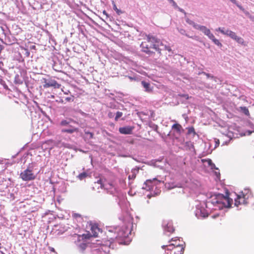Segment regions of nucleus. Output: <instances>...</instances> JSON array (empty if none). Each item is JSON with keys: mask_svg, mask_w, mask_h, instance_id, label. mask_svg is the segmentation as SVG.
<instances>
[{"mask_svg": "<svg viewBox=\"0 0 254 254\" xmlns=\"http://www.w3.org/2000/svg\"><path fill=\"white\" fill-rule=\"evenodd\" d=\"M159 43L160 41L157 38L151 35H148L140 45L141 51L147 54L150 55L154 53L152 51V49H154L161 55V49L159 48Z\"/></svg>", "mask_w": 254, "mask_h": 254, "instance_id": "nucleus-1", "label": "nucleus"}, {"mask_svg": "<svg viewBox=\"0 0 254 254\" xmlns=\"http://www.w3.org/2000/svg\"><path fill=\"white\" fill-rule=\"evenodd\" d=\"M253 194L248 189H245L240 194L237 195L235 199V205L238 207L242 204H247L249 203L250 199L253 198Z\"/></svg>", "mask_w": 254, "mask_h": 254, "instance_id": "nucleus-2", "label": "nucleus"}, {"mask_svg": "<svg viewBox=\"0 0 254 254\" xmlns=\"http://www.w3.org/2000/svg\"><path fill=\"white\" fill-rule=\"evenodd\" d=\"M216 202L219 205V207L222 208L223 207H231L233 200L228 196L222 195L220 199L217 200Z\"/></svg>", "mask_w": 254, "mask_h": 254, "instance_id": "nucleus-3", "label": "nucleus"}, {"mask_svg": "<svg viewBox=\"0 0 254 254\" xmlns=\"http://www.w3.org/2000/svg\"><path fill=\"white\" fill-rule=\"evenodd\" d=\"M162 248L165 249L168 254H183L184 251V247H175L172 246H163Z\"/></svg>", "mask_w": 254, "mask_h": 254, "instance_id": "nucleus-4", "label": "nucleus"}, {"mask_svg": "<svg viewBox=\"0 0 254 254\" xmlns=\"http://www.w3.org/2000/svg\"><path fill=\"white\" fill-rule=\"evenodd\" d=\"M20 177L24 181H29L35 179V176L32 172V170L27 168L20 174Z\"/></svg>", "mask_w": 254, "mask_h": 254, "instance_id": "nucleus-5", "label": "nucleus"}, {"mask_svg": "<svg viewBox=\"0 0 254 254\" xmlns=\"http://www.w3.org/2000/svg\"><path fill=\"white\" fill-rule=\"evenodd\" d=\"M43 83H44L43 87L45 88H47L50 87H53L54 88H60L61 85L57 82L55 79L49 78H43Z\"/></svg>", "mask_w": 254, "mask_h": 254, "instance_id": "nucleus-6", "label": "nucleus"}, {"mask_svg": "<svg viewBox=\"0 0 254 254\" xmlns=\"http://www.w3.org/2000/svg\"><path fill=\"white\" fill-rule=\"evenodd\" d=\"M216 30L218 31H220L222 34L224 35H226L227 36H229L231 38H232L233 40L236 39V37L237 36L234 32L229 30L224 31L223 28H221L220 27L218 28Z\"/></svg>", "mask_w": 254, "mask_h": 254, "instance_id": "nucleus-7", "label": "nucleus"}, {"mask_svg": "<svg viewBox=\"0 0 254 254\" xmlns=\"http://www.w3.org/2000/svg\"><path fill=\"white\" fill-rule=\"evenodd\" d=\"M163 227L165 232L172 233L174 232L175 229L171 222H164Z\"/></svg>", "mask_w": 254, "mask_h": 254, "instance_id": "nucleus-8", "label": "nucleus"}, {"mask_svg": "<svg viewBox=\"0 0 254 254\" xmlns=\"http://www.w3.org/2000/svg\"><path fill=\"white\" fill-rule=\"evenodd\" d=\"M160 183V181L158 180L156 178H153V179H149L147 180L144 183V184L148 186V189H150L152 188L154 186L157 185L158 184Z\"/></svg>", "mask_w": 254, "mask_h": 254, "instance_id": "nucleus-9", "label": "nucleus"}, {"mask_svg": "<svg viewBox=\"0 0 254 254\" xmlns=\"http://www.w3.org/2000/svg\"><path fill=\"white\" fill-rule=\"evenodd\" d=\"M171 243L168 246H172L175 247H184L182 242L181 241L180 239L177 238H172L170 241Z\"/></svg>", "mask_w": 254, "mask_h": 254, "instance_id": "nucleus-10", "label": "nucleus"}, {"mask_svg": "<svg viewBox=\"0 0 254 254\" xmlns=\"http://www.w3.org/2000/svg\"><path fill=\"white\" fill-rule=\"evenodd\" d=\"M133 128L130 127H125L119 128V132L122 134H130L131 133Z\"/></svg>", "mask_w": 254, "mask_h": 254, "instance_id": "nucleus-11", "label": "nucleus"}, {"mask_svg": "<svg viewBox=\"0 0 254 254\" xmlns=\"http://www.w3.org/2000/svg\"><path fill=\"white\" fill-rule=\"evenodd\" d=\"M90 230L91 231V235L93 237H97L100 229L96 225H91Z\"/></svg>", "mask_w": 254, "mask_h": 254, "instance_id": "nucleus-12", "label": "nucleus"}, {"mask_svg": "<svg viewBox=\"0 0 254 254\" xmlns=\"http://www.w3.org/2000/svg\"><path fill=\"white\" fill-rule=\"evenodd\" d=\"M78 128L70 126L69 128L63 129L62 132L71 134L75 132H78Z\"/></svg>", "mask_w": 254, "mask_h": 254, "instance_id": "nucleus-13", "label": "nucleus"}, {"mask_svg": "<svg viewBox=\"0 0 254 254\" xmlns=\"http://www.w3.org/2000/svg\"><path fill=\"white\" fill-rule=\"evenodd\" d=\"M94 136V134L92 132L88 131H85V135L83 138L85 141H88L91 139H92Z\"/></svg>", "mask_w": 254, "mask_h": 254, "instance_id": "nucleus-14", "label": "nucleus"}, {"mask_svg": "<svg viewBox=\"0 0 254 254\" xmlns=\"http://www.w3.org/2000/svg\"><path fill=\"white\" fill-rule=\"evenodd\" d=\"M198 29L201 31L206 35H209L210 32V30L204 26L200 25Z\"/></svg>", "mask_w": 254, "mask_h": 254, "instance_id": "nucleus-15", "label": "nucleus"}, {"mask_svg": "<svg viewBox=\"0 0 254 254\" xmlns=\"http://www.w3.org/2000/svg\"><path fill=\"white\" fill-rule=\"evenodd\" d=\"M186 22L190 25H192L195 29H198V27H199V25H198L196 24L194 22L191 20L190 19L187 18L186 19Z\"/></svg>", "mask_w": 254, "mask_h": 254, "instance_id": "nucleus-16", "label": "nucleus"}, {"mask_svg": "<svg viewBox=\"0 0 254 254\" xmlns=\"http://www.w3.org/2000/svg\"><path fill=\"white\" fill-rule=\"evenodd\" d=\"M172 129L176 130L177 132L180 133L182 127L181 125L179 124H175L172 126Z\"/></svg>", "mask_w": 254, "mask_h": 254, "instance_id": "nucleus-17", "label": "nucleus"}, {"mask_svg": "<svg viewBox=\"0 0 254 254\" xmlns=\"http://www.w3.org/2000/svg\"><path fill=\"white\" fill-rule=\"evenodd\" d=\"M69 120V121H67V120H62V121L61 122V123H60V125H61V126H63V127H65V126H67L69 125V124L70 122H73L76 123V122H75V121H74L73 120H72V119H70Z\"/></svg>", "mask_w": 254, "mask_h": 254, "instance_id": "nucleus-18", "label": "nucleus"}, {"mask_svg": "<svg viewBox=\"0 0 254 254\" xmlns=\"http://www.w3.org/2000/svg\"><path fill=\"white\" fill-rule=\"evenodd\" d=\"M234 40H235L237 43L241 44L242 45H246L244 40L242 37L237 36L236 39H235Z\"/></svg>", "mask_w": 254, "mask_h": 254, "instance_id": "nucleus-19", "label": "nucleus"}, {"mask_svg": "<svg viewBox=\"0 0 254 254\" xmlns=\"http://www.w3.org/2000/svg\"><path fill=\"white\" fill-rule=\"evenodd\" d=\"M234 40H235L237 43L241 44L242 45H246L244 40L242 37L237 36L236 39H235Z\"/></svg>", "mask_w": 254, "mask_h": 254, "instance_id": "nucleus-20", "label": "nucleus"}, {"mask_svg": "<svg viewBox=\"0 0 254 254\" xmlns=\"http://www.w3.org/2000/svg\"><path fill=\"white\" fill-rule=\"evenodd\" d=\"M141 84L143 87L145 88L146 91L149 92L151 91V89H150V84L149 83H147L144 81H142L141 82Z\"/></svg>", "mask_w": 254, "mask_h": 254, "instance_id": "nucleus-21", "label": "nucleus"}, {"mask_svg": "<svg viewBox=\"0 0 254 254\" xmlns=\"http://www.w3.org/2000/svg\"><path fill=\"white\" fill-rule=\"evenodd\" d=\"M95 183H97V184H98L99 185H100V188H105V189H108V188L107 187V185L106 184H105L103 182V179H99L96 182H95Z\"/></svg>", "mask_w": 254, "mask_h": 254, "instance_id": "nucleus-22", "label": "nucleus"}, {"mask_svg": "<svg viewBox=\"0 0 254 254\" xmlns=\"http://www.w3.org/2000/svg\"><path fill=\"white\" fill-rule=\"evenodd\" d=\"M72 217L74 219H76L77 221H79V222H81L83 220L81 215L78 213L73 214Z\"/></svg>", "mask_w": 254, "mask_h": 254, "instance_id": "nucleus-23", "label": "nucleus"}, {"mask_svg": "<svg viewBox=\"0 0 254 254\" xmlns=\"http://www.w3.org/2000/svg\"><path fill=\"white\" fill-rule=\"evenodd\" d=\"M241 111L247 116L250 115V113L248 109L246 107H241Z\"/></svg>", "mask_w": 254, "mask_h": 254, "instance_id": "nucleus-24", "label": "nucleus"}, {"mask_svg": "<svg viewBox=\"0 0 254 254\" xmlns=\"http://www.w3.org/2000/svg\"><path fill=\"white\" fill-rule=\"evenodd\" d=\"M112 4L113 6V9H114L115 11H116L117 13L119 15H120L121 13H122V11L117 8L115 1H112Z\"/></svg>", "mask_w": 254, "mask_h": 254, "instance_id": "nucleus-25", "label": "nucleus"}, {"mask_svg": "<svg viewBox=\"0 0 254 254\" xmlns=\"http://www.w3.org/2000/svg\"><path fill=\"white\" fill-rule=\"evenodd\" d=\"M87 176V174L85 172H83V173L79 174L78 176H77V177L80 180H82L85 179V178H86Z\"/></svg>", "mask_w": 254, "mask_h": 254, "instance_id": "nucleus-26", "label": "nucleus"}, {"mask_svg": "<svg viewBox=\"0 0 254 254\" xmlns=\"http://www.w3.org/2000/svg\"><path fill=\"white\" fill-rule=\"evenodd\" d=\"M137 171L136 170H133V171H132L131 172V175H129L128 176V179L129 180H133L136 177V173H135V172H136Z\"/></svg>", "mask_w": 254, "mask_h": 254, "instance_id": "nucleus-27", "label": "nucleus"}, {"mask_svg": "<svg viewBox=\"0 0 254 254\" xmlns=\"http://www.w3.org/2000/svg\"><path fill=\"white\" fill-rule=\"evenodd\" d=\"M83 239H89L90 237H93L91 234L88 233L87 234H83L81 236Z\"/></svg>", "mask_w": 254, "mask_h": 254, "instance_id": "nucleus-28", "label": "nucleus"}, {"mask_svg": "<svg viewBox=\"0 0 254 254\" xmlns=\"http://www.w3.org/2000/svg\"><path fill=\"white\" fill-rule=\"evenodd\" d=\"M123 116V113L121 112H117L116 113V115L115 118L116 121H117L120 118H121Z\"/></svg>", "mask_w": 254, "mask_h": 254, "instance_id": "nucleus-29", "label": "nucleus"}, {"mask_svg": "<svg viewBox=\"0 0 254 254\" xmlns=\"http://www.w3.org/2000/svg\"><path fill=\"white\" fill-rule=\"evenodd\" d=\"M213 42H214V43L218 46H220V47H221L222 46V44L219 42V41L217 39H215Z\"/></svg>", "mask_w": 254, "mask_h": 254, "instance_id": "nucleus-30", "label": "nucleus"}, {"mask_svg": "<svg viewBox=\"0 0 254 254\" xmlns=\"http://www.w3.org/2000/svg\"><path fill=\"white\" fill-rule=\"evenodd\" d=\"M200 212L201 216L203 218H205L208 216V213L207 212H202V210H200Z\"/></svg>", "mask_w": 254, "mask_h": 254, "instance_id": "nucleus-31", "label": "nucleus"}, {"mask_svg": "<svg viewBox=\"0 0 254 254\" xmlns=\"http://www.w3.org/2000/svg\"><path fill=\"white\" fill-rule=\"evenodd\" d=\"M206 162H207L208 164L211 166L212 168L214 166H215L214 164H213L212 162V160L210 159H208L207 160H205Z\"/></svg>", "mask_w": 254, "mask_h": 254, "instance_id": "nucleus-32", "label": "nucleus"}, {"mask_svg": "<svg viewBox=\"0 0 254 254\" xmlns=\"http://www.w3.org/2000/svg\"><path fill=\"white\" fill-rule=\"evenodd\" d=\"M210 39H211L212 41L216 39L212 33L211 32L209 33V35H207Z\"/></svg>", "mask_w": 254, "mask_h": 254, "instance_id": "nucleus-33", "label": "nucleus"}, {"mask_svg": "<svg viewBox=\"0 0 254 254\" xmlns=\"http://www.w3.org/2000/svg\"><path fill=\"white\" fill-rule=\"evenodd\" d=\"M210 39H211L212 41L216 39L212 33L211 32L209 33V35H207Z\"/></svg>", "mask_w": 254, "mask_h": 254, "instance_id": "nucleus-34", "label": "nucleus"}, {"mask_svg": "<svg viewBox=\"0 0 254 254\" xmlns=\"http://www.w3.org/2000/svg\"><path fill=\"white\" fill-rule=\"evenodd\" d=\"M70 145L69 144L62 143L60 147H64L65 148H70Z\"/></svg>", "mask_w": 254, "mask_h": 254, "instance_id": "nucleus-35", "label": "nucleus"}, {"mask_svg": "<svg viewBox=\"0 0 254 254\" xmlns=\"http://www.w3.org/2000/svg\"><path fill=\"white\" fill-rule=\"evenodd\" d=\"M164 48H165V50L168 51L169 52H172L173 53V52L172 51V49L170 47L165 45Z\"/></svg>", "mask_w": 254, "mask_h": 254, "instance_id": "nucleus-36", "label": "nucleus"}, {"mask_svg": "<svg viewBox=\"0 0 254 254\" xmlns=\"http://www.w3.org/2000/svg\"><path fill=\"white\" fill-rule=\"evenodd\" d=\"M73 96H72V97H66L65 100L67 101V102H70V101H73Z\"/></svg>", "mask_w": 254, "mask_h": 254, "instance_id": "nucleus-37", "label": "nucleus"}, {"mask_svg": "<svg viewBox=\"0 0 254 254\" xmlns=\"http://www.w3.org/2000/svg\"><path fill=\"white\" fill-rule=\"evenodd\" d=\"M86 247V245L85 244H82L80 245V248L82 250H84L85 249Z\"/></svg>", "mask_w": 254, "mask_h": 254, "instance_id": "nucleus-38", "label": "nucleus"}, {"mask_svg": "<svg viewBox=\"0 0 254 254\" xmlns=\"http://www.w3.org/2000/svg\"><path fill=\"white\" fill-rule=\"evenodd\" d=\"M203 73L205 75L207 78H209V77H211V78H213V76H212L210 74H209V73H206V72H203Z\"/></svg>", "mask_w": 254, "mask_h": 254, "instance_id": "nucleus-39", "label": "nucleus"}, {"mask_svg": "<svg viewBox=\"0 0 254 254\" xmlns=\"http://www.w3.org/2000/svg\"><path fill=\"white\" fill-rule=\"evenodd\" d=\"M170 2H171L173 5L177 6V3L175 2V1L174 0H168Z\"/></svg>", "mask_w": 254, "mask_h": 254, "instance_id": "nucleus-40", "label": "nucleus"}, {"mask_svg": "<svg viewBox=\"0 0 254 254\" xmlns=\"http://www.w3.org/2000/svg\"><path fill=\"white\" fill-rule=\"evenodd\" d=\"M194 132V128H193V127H191V128H189V132L190 133H191V132Z\"/></svg>", "mask_w": 254, "mask_h": 254, "instance_id": "nucleus-41", "label": "nucleus"}, {"mask_svg": "<svg viewBox=\"0 0 254 254\" xmlns=\"http://www.w3.org/2000/svg\"><path fill=\"white\" fill-rule=\"evenodd\" d=\"M108 117H109V118H112V117H113V113H111V112L109 113V114H108Z\"/></svg>", "mask_w": 254, "mask_h": 254, "instance_id": "nucleus-42", "label": "nucleus"}, {"mask_svg": "<svg viewBox=\"0 0 254 254\" xmlns=\"http://www.w3.org/2000/svg\"><path fill=\"white\" fill-rule=\"evenodd\" d=\"M103 13L104 15H105L107 17L109 16V15H108V14L107 12L105 10H104V11H103Z\"/></svg>", "mask_w": 254, "mask_h": 254, "instance_id": "nucleus-43", "label": "nucleus"}, {"mask_svg": "<svg viewBox=\"0 0 254 254\" xmlns=\"http://www.w3.org/2000/svg\"><path fill=\"white\" fill-rule=\"evenodd\" d=\"M31 49L35 50L36 49V46L35 45H33L30 47Z\"/></svg>", "mask_w": 254, "mask_h": 254, "instance_id": "nucleus-44", "label": "nucleus"}, {"mask_svg": "<svg viewBox=\"0 0 254 254\" xmlns=\"http://www.w3.org/2000/svg\"><path fill=\"white\" fill-rule=\"evenodd\" d=\"M230 1H231V2H233V3H234V4H236V3H237V1H236V0H230Z\"/></svg>", "mask_w": 254, "mask_h": 254, "instance_id": "nucleus-45", "label": "nucleus"}, {"mask_svg": "<svg viewBox=\"0 0 254 254\" xmlns=\"http://www.w3.org/2000/svg\"><path fill=\"white\" fill-rule=\"evenodd\" d=\"M62 90L63 91V92H64V94H68V93L69 92V91H67V92L66 91H64L63 89H62Z\"/></svg>", "mask_w": 254, "mask_h": 254, "instance_id": "nucleus-46", "label": "nucleus"}, {"mask_svg": "<svg viewBox=\"0 0 254 254\" xmlns=\"http://www.w3.org/2000/svg\"><path fill=\"white\" fill-rule=\"evenodd\" d=\"M50 251H51V252H55V249H54V248H50Z\"/></svg>", "mask_w": 254, "mask_h": 254, "instance_id": "nucleus-47", "label": "nucleus"}, {"mask_svg": "<svg viewBox=\"0 0 254 254\" xmlns=\"http://www.w3.org/2000/svg\"><path fill=\"white\" fill-rule=\"evenodd\" d=\"M212 217H213V218H215V217H216V216H215V215L213 216H212Z\"/></svg>", "mask_w": 254, "mask_h": 254, "instance_id": "nucleus-48", "label": "nucleus"}, {"mask_svg": "<svg viewBox=\"0 0 254 254\" xmlns=\"http://www.w3.org/2000/svg\"><path fill=\"white\" fill-rule=\"evenodd\" d=\"M109 185L110 186H112V184H109Z\"/></svg>", "mask_w": 254, "mask_h": 254, "instance_id": "nucleus-49", "label": "nucleus"}]
</instances>
